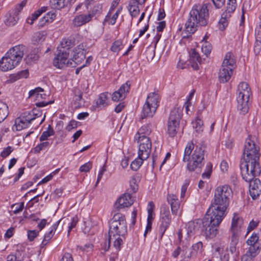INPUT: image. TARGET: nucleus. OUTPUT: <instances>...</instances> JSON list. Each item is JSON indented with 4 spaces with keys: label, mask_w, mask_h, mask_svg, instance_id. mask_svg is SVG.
<instances>
[{
    "label": "nucleus",
    "mask_w": 261,
    "mask_h": 261,
    "mask_svg": "<svg viewBox=\"0 0 261 261\" xmlns=\"http://www.w3.org/2000/svg\"><path fill=\"white\" fill-rule=\"evenodd\" d=\"M239 231L231 230V245L236 246L239 240Z\"/></svg>",
    "instance_id": "obj_55"
},
{
    "label": "nucleus",
    "mask_w": 261,
    "mask_h": 261,
    "mask_svg": "<svg viewBox=\"0 0 261 261\" xmlns=\"http://www.w3.org/2000/svg\"><path fill=\"white\" fill-rule=\"evenodd\" d=\"M255 38L261 40V20L255 29Z\"/></svg>",
    "instance_id": "obj_64"
},
{
    "label": "nucleus",
    "mask_w": 261,
    "mask_h": 261,
    "mask_svg": "<svg viewBox=\"0 0 261 261\" xmlns=\"http://www.w3.org/2000/svg\"><path fill=\"white\" fill-rule=\"evenodd\" d=\"M127 232L125 217L121 213L115 214L110 221L109 234L110 236L118 235L124 237Z\"/></svg>",
    "instance_id": "obj_7"
},
{
    "label": "nucleus",
    "mask_w": 261,
    "mask_h": 261,
    "mask_svg": "<svg viewBox=\"0 0 261 261\" xmlns=\"http://www.w3.org/2000/svg\"><path fill=\"white\" fill-rule=\"evenodd\" d=\"M20 117L23 118V119H24V120L25 121L28 122V123L30 124V123H31V122L33 120L36 119V117H32L30 112H25L23 113L20 115Z\"/></svg>",
    "instance_id": "obj_54"
},
{
    "label": "nucleus",
    "mask_w": 261,
    "mask_h": 261,
    "mask_svg": "<svg viewBox=\"0 0 261 261\" xmlns=\"http://www.w3.org/2000/svg\"><path fill=\"white\" fill-rule=\"evenodd\" d=\"M121 236H118L117 234L115 236H110L109 234L108 238L110 239V242L113 241V247L116 250L118 251L120 250L121 247L123 244V240L121 238Z\"/></svg>",
    "instance_id": "obj_31"
},
{
    "label": "nucleus",
    "mask_w": 261,
    "mask_h": 261,
    "mask_svg": "<svg viewBox=\"0 0 261 261\" xmlns=\"http://www.w3.org/2000/svg\"><path fill=\"white\" fill-rule=\"evenodd\" d=\"M91 20V15L81 14L76 16L72 21L73 25L75 27H81Z\"/></svg>",
    "instance_id": "obj_25"
},
{
    "label": "nucleus",
    "mask_w": 261,
    "mask_h": 261,
    "mask_svg": "<svg viewBox=\"0 0 261 261\" xmlns=\"http://www.w3.org/2000/svg\"><path fill=\"white\" fill-rule=\"evenodd\" d=\"M154 208V204L152 201L149 202L147 206V213H148V217H147V223L152 222V220L153 219V209Z\"/></svg>",
    "instance_id": "obj_49"
},
{
    "label": "nucleus",
    "mask_w": 261,
    "mask_h": 261,
    "mask_svg": "<svg viewBox=\"0 0 261 261\" xmlns=\"http://www.w3.org/2000/svg\"><path fill=\"white\" fill-rule=\"evenodd\" d=\"M44 90L40 87H37L34 90H32L29 92V97H34L36 100H39L40 97H42V94L41 92H43Z\"/></svg>",
    "instance_id": "obj_41"
},
{
    "label": "nucleus",
    "mask_w": 261,
    "mask_h": 261,
    "mask_svg": "<svg viewBox=\"0 0 261 261\" xmlns=\"http://www.w3.org/2000/svg\"><path fill=\"white\" fill-rule=\"evenodd\" d=\"M201 224L202 221L201 220H196L188 222L185 226L188 237L190 238L198 232Z\"/></svg>",
    "instance_id": "obj_17"
},
{
    "label": "nucleus",
    "mask_w": 261,
    "mask_h": 261,
    "mask_svg": "<svg viewBox=\"0 0 261 261\" xmlns=\"http://www.w3.org/2000/svg\"><path fill=\"white\" fill-rule=\"evenodd\" d=\"M18 12L14 15H10L5 20V22L7 25L13 26L15 25L18 20V17L17 16Z\"/></svg>",
    "instance_id": "obj_47"
},
{
    "label": "nucleus",
    "mask_w": 261,
    "mask_h": 261,
    "mask_svg": "<svg viewBox=\"0 0 261 261\" xmlns=\"http://www.w3.org/2000/svg\"><path fill=\"white\" fill-rule=\"evenodd\" d=\"M108 92L101 93L96 101V105L98 107H105L108 105L107 100L108 99Z\"/></svg>",
    "instance_id": "obj_33"
},
{
    "label": "nucleus",
    "mask_w": 261,
    "mask_h": 261,
    "mask_svg": "<svg viewBox=\"0 0 261 261\" xmlns=\"http://www.w3.org/2000/svg\"><path fill=\"white\" fill-rule=\"evenodd\" d=\"M156 109L152 105L145 102L142 108L141 113L142 119L152 117L155 113Z\"/></svg>",
    "instance_id": "obj_21"
},
{
    "label": "nucleus",
    "mask_w": 261,
    "mask_h": 261,
    "mask_svg": "<svg viewBox=\"0 0 261 261\" xmlns=\"http://www.w3.org/2000/svg\"><path fill=\"white\" fill-rule=\"evenodd\" d=\"M72 46V42L69 39H63L60 43V46L58 47L59 49H65L66 52L69 53V49Z\"/></svg>",
    "instance_id": "obj_38"
},
{
    "label": "nucleus",
    "mask_w": 261,
    "mask_h": 261,
    "mask_svg": "<svg viewBox=\"0 0 261 261\" xmlns=\"http://www.w3.org/2000/svg\"><path fill=\"white\" fill-rule=\"evenodd\" d=\"M12 208L14 209V213L16 214L21 212L24 207V203L20 202V203H16L12 206Z\"/></svg>",
    "instance_id": "obj_58"
},
{
    "label": "nucleus",
    "mask_w": 261,
    "mask_h": 261,
    "mask_svg": "<svg viewBox=\"0 0 261 261\" xmlns=\"http://www.w3.org/2000/svg\"><path fill=\"white\" fill-rule=\"evenodd\" d=\"M181 117V112L179 108H174L173 109L170 114L168 123H173L177 125H179V121Z\"/></svg>",
    "instance_id": "obj_23"
},
{
    "label": "nucleus",
    "mask_w": 261,
    "mask_h": 261,
    "mask_svg": "<svg viewBox=\"0 0 261 261\" xmlns=\"http://www.w3.org/2000/svg\"><path fill=\"white\" fill-rule=\"evenodd\" d=\"M255 136L249 135L246 139L243 152V159L240 163L243 178L250 181L258 176L261 172L259 166V147L255 144Z\"/></svg>",
    "instance_id": "obj_1"
},
{
    "label": "nucleus",
    "mask_w": 261,
    "mask_h": 261,
    "mask_svg": "<svg viewBox=\"0 0 261 261\" xmlns=\"http://www.w3.org/2000/svg\"><path fill=\"white\" fill-rule=\"evenodd\" d=\"M61 220L58 221L57 222H56L51 227V229L49 230V232H47L45 234L44 237V239L42 241L41 246L42 247H44L49 242V241L52 238L53 236L55 234V231L56 230Z\"/></svg>",
    "instance_id": "obj_28"
},
{
    "label": "nucleus",
    "mask_w": 261,
    "mask_h": 261,
    "mask_svg": "<svg viewBox=\"0 0 261 261\" xmlns=\"http://www.w3.org/2000/svg\"><path fill=\"white\" fill-rule=\"evenodd\" d=\"M45 39V36L43 33L37 32L35 33L32 38V41L34 44L38 43Z\"/></svg>",
    "instance_id": "obj_45"
},
{
    "label": "nucleus",
    "mask_w": 261,
    "mask_h": 261,
    "mask_svg": "<svg viewBox=\"0 0 261 261\" xmlns=\"http://www.w3.org/2000/svg\"><path fill=\"white\" fill-rule=\"evenodd\" d=\"M225 216L207 210L202 221L201 231L206 238L210 239L215 237L218 233L219 226Z\"/></svg>",
    "instance_id": "obj_5"
},
{
    "label": "nucleus",
    "mask_w": 261,
    "mask_h": 261,
    "mask_svg": "<svg viewBox=\"0 0 261 261\" xmlns=\"http://www.w3.org/2000/svg\"><path fill=\"white\" fill-rule=\"evenodd\" d=\"M209 3L194 5L189 13V18L185 23V31L190 34H193L198 26L205 27L209 20Z\"/></svg>",
    "instance_id": "obj_3"
},
{
    "label": "nucleus",
    "mask_w": 261,
    "mask_h": 261,
    "mask_svg": "<svg viewBox=\"0 0 261 261\" xmlns=\"http://www.w3.org/2000/svg\"><path fill=\"white\" fill-rule=\"evenodd\" d=\"M232 195V191L229 185L218 186L215 190L214 198L208 210L225 216V212Z\"/></svg>",
    "instance_id": "obj_4"
},
{
    "label": "nucleus",
    "mask_w": 261,
    "mask_h": 261,
    "mask_svg": "<svg viewBox=\"0 0 261 261\" xmlns=\"http://www.w3.org/2000/svg\"><path fill=\"white\" fill-rule=\"evenodd\" d=\"M155 48H154V46L152 47L150 46L147 47L145 53L148 59H152L154 58L155 56Z\"/></svg>",
    "instance_id": "obj_57"
},
{
    "label": "nucleus",
    "mask_w": 261,
    "mask_h": 261,
    "mask_svg": "<svg viewBox=\"0 0 261 261\" xmlns=\"http://www.w3.org/2000/svg\"><path fill=\"white\" fill-rule=\"evenodd\" d=\"M193 126L195 130V132L198 134L202 133L203 130V121L198 117L193 121Z\"/></svg>",
    "instance_id": "obj_36"
},
{
    "label": "nucleus",
    "mask_w": 261,
    "mask_h": 261,
    "mask_svg": "<svg viewBox=\"0 0 261 261\" xmlns=\"http://www.w3.org/2000/svg\"><path fill=\"white\" fill-rule=\"evenodd\" d=\"M171 216L169 207L165 205L162 206L160 212L159 233L161 240L171 223Z\"/></svg>",
    "instance_id": "obj_8"
},
{
    "label": "nucleus",
    "mask_w": 261,
    "mask_h": 261,
    "mask_svg": "<svg viewBox=\"0 0 261 261\" xmlns=\"http://www.w3.org/2000/svg\"><path fill=\"white\" fill-rule=\"evenodd\" d=\"M8 114V106L5 103L0 101V123L7 118Z\"/></svg>",
    "instance_id": "obj_34"
},
{
    "label": "nucleus",
    "mask_w": 261,
    "mask_h": 261,
    "mask_svg": "<svg viewBox=\"0 0 261 261\" xmlns=\"http://www.w3.org/2000/svg\"><path fill=\"white\" fill-rule=\"evenodd\" d=\"M73 92L74 94L73 100L75 107H80L83 101V92L78 88H74Z\"/></svg>",
    "instance_id": "obj_29"
},
{
    "label": "nucleus",
    "mask_w": 261,
    "mask_h": 261,
    "mask_svg": "<svg viewBox=\"0 0 261 261\" xmlns=\"http://www.w3.org/2000/svg\"><path fill=\"white\" fill-rule=\"evenodd\" d=\"M122 46V42L121 40L114 41L111 46V49L114 53H118Z\"/></svg>",
    "instance_id": "obj_51"
},
{
    "label": "nucleus",
    "mask_w": 261,
    "mask_h": 261,
    "mask_svg": "<svg viewBox=\"0 0 261 261\" xmlns=\"http://www.w3.org/2000/svg\"><path fill=\"white\" fill-rule=\"evenodd\" d=\"M254 51L256 55L259 54L261 51V40L256 39L254 44Z\"/></svg>",
    "instance_id": "obj_59"
},
{
    "label": "nucleus",
    "mask_w": 261,
    "mask_h": 261,
    "mask_svg": "<svg viewBox=\"0 0 261 261\" xmlns=\"http://www.w3.org/2000/svg\"><path fill=\"white\" fill-rule=\"evenodd\" d=\"M15 127L17 130H21L23 128L28 127L30 124L25 121L23 118L18 117L15 120Z\"/></svg>",
    "instance_id": "obj_35"
},
{
    "label": "nucleus",
    "mask_w": 261,
    "mask_h": 261,
    "mask_svg": "<svg viewBox=\"0 0 261 261\" xmlns=\"http://www.w3.org/2000/svg\"><path fill=\"white\" fill-rule=\"evenodd\" d=\"M151 128L148 125H143L139 130L137 134L135 136V139H137L138 136H146L151 133Z\"/></svg>",
    "instance_id": "obj_42"
},
{
    "label": "nucleus",
    "mask_w": 261,
    "mask_h": 261,
    "mask_svg": "<svg viewBox=\"0 0 261 261\" xmlns=\"http://www.w3.org/2000/svg\"><path fill=\"white\" fill-rule=\"evenodd\" d=\"M179 127V125L174 124L173 123H168V133L169 136L171 137H174L177 133V129Z\"/></svg>",
    "instance_id": "obj_46"
},
{
    "label": "nucleus",
    "mask_w": 261,
    "mask_h": 261,
    "mask_svg": "<svg viewBox=\"0 0 261 261\" xmlns=\"http://www.w3.org/2000/svg\"><path fill=\"white\" fill-rule=\"evenodd\" d=\"M244 224V220L238 213H234L232 218L231 230L240 231Z\"/></svg>",
    "instance_id": "obj_22"
},
{
    "label": "nucleus",
    "mask_w": 261,
    "mask_h": 261,
    "mask_svg": "<svg viewBox=\"0 0 261 261\" xmlns=\"http://www.w3.org/2000/svg\"><path fill=\"white\" fill-rule=\"evenodd\" d=\"M139 149L138 154L144 159H148L151 152V142L146 136H138Z\"/></svg>",
    "instance_id": "obj_9"
},
{
    "label": "nucleus",
    "mask_w": 261,
    "mask_h": 261,
    "mask_svg": "<svg viewBox=\"0 0 261 261\" xmlns=\"http://www.w3.org/2000/svg\"><path fill=\"white\" fill-rule=\"evenodd\" d=\"M139 5V4L136 3V1L134 2L130 1L129 2L128 6V10L132 17H136L139 15L140 13V9L138 6Z\"/></svg>",
    "instance_id": "obj_32"
},
{
    "label": "nucleus",
    "mask_w": 261,
    "mask_h": 261,
    "mask_svg": "<svg viewBox=\"0 0 261 261\" xmlns=\"http://www.w3.org/2000/svg\"><path fill=\"white\" fill-rule=\"evenodd\" d=\"M236 60L234 55L231 52H228L225 56L222 66L231 67L233 69L236 65Z\"/></svg>",
    "instance_id": "obj_27"
},
{
    "label": "nucleus",
    "mask_w": 261,
    "mask_h": 261,
    "mask_svg": "<svg viewBox=\"0 0 261 261\" xmlns=\"http://www.w3.org/2000/svg\"><path fill=\"white\" fill-rule=\"evenodd\" d=\"M29 76V71L28 70H22L20 72H19L16 75V80H19L21 78H27Z\"/></svg>",
    "instance_id": "obj_63"
},
{
    "label": "nucleus",
    "mask_w": 261,
    "mask_h": 261,
    "mask_svg": "<svg viewBox=\"0 0 261 261\" xmlns=\"http://www.w3.org/2000/svg\"><path fill=\"white\" fill-rule=\"evenodd\" d=\"M202 243L198 242L192 246V251H186L183 257L185 259L190 258L196 256V253L198 252H201L202 250Z\"/></svg>",
    "instance_id": "obj_24"
},
{
    "label": "nucleus",
    "mask_w": 261,
    "mask_h": 261,
    "mask_svg": "<svg viewBox=\"0 0 261 261\" xmlns=\"http://www.w3.org/2000/svg\"><path fill=\"white\" fill-rule=\"evenodd\" d=\"M160 100V96L158 91H155L149 93L145 102L157 109L159 106Z\"/></svg>",
    "instance_id": "obj_26"
},
{
    "label": "nucleus",
    "mask_w": 261,
    "mask_h": 261,
    "mask_svg": "<svg viewBox=\"0 0 261 261\" xmlns=\"http://www.w3.org/2000/svg\"><path fill=\"white\" fill-rule=\"evenodd\" d=\"M227 5V6L226 7V10H225V11H226L230 14H232L236 9V7H237L236 3L233 4V3H231V2H228Z\"/></svg>",
    "instance_id": "obj_62"
},
{
    "label": "nucleus",
    "mask_w": 261,
    "mask_h": 261,
    "mask_svg": "<svg viewBox=\"0 0 261 261\" xmlns=\"http://www.w3.org/2000/svg\"><path fill=\"white\" fill-rule=\"evenodd\" d=\"M91 168L92 163L89 162L81 166L80 168V171L81 172H87Z\"/></svg>",
    "instance_id": "obj_60"
},
{
    "label": "nucleus",
    "mask_w": 261,
    "mask_h": 261,
    "mask_svg": "<svg viewBox=\"0 0 261 261\" xmlns=\"http://www.w3.org/2000/svg\"><path fill=\"white\" fill-rule=\"evenodd\" d=\"M19 63L7 53L0 60V69L3 71L14 69Z\"/></svg>",
    "instance_id": "obj_14"
},
{
    "label": "nucleus",
    "mask_w": 261,
    "mask_h": 261,
    "mask_svg": "<svg viewBox=\"0 0 261 261\" xmlns=\"http://www.w3.org/2000/svg\"><path fill=\"white\" fill-rule=\"evenodd\" d=\"M201 61V57L195 49H191L190 52L189 64L194 70L199 69V64Z\"/></svg>",
    "instance_id": "obj_20"
},
{
    "label": "nucleus",
    "mask_w": 261,
    "mask_h": 261,
    "mask_svg": "<svg viewBox=\"0 0 261 261\" xmlns=\"http://www.w3.org/2000/svg\"><path fill=\"white\" fill-rule=\"evenodd\" d=\"M182 247L178 246L173 252L172 255L174 258H177L179 254H181V257L185 259L183 257L186 251H188V246L187 244L185 245H181Z\"/></svg>",
    "instance_id": "obj_40"
},
{
    "label": "nucleus",
    "mask_w": 261,
    "mask_h": 261,
    "mask_svg": "<svg viewBox=\"0 0 261 261\" xmlns=\"http://www.w3.org/2000/svg\"><path fill=\"white\" fill-rule=\"evenodd\" d=\"M250 181H246L250 182L249 192L253 199H256L261 194V183L259 179L254 178Z\"/></svg>",
    "instance_id": "obj_16"
},
{
    "label": "nucleus",
    "mask_w": 261,
    "mask_h": 261,
    "mask_svg": "<svg viewBox=\"0 0 261 261\" xmlns=\"http://www.w3.org/2000/svg\"><path fill=\"white\" fill-rule=\"evenodd\" d=\"M39 233L38 231L34 230H29L28 231V238L30 241H32L34 240V239L38 236Z\"/></svg>",
    "instance_id": "obj_61"
},
{
    "label": "nucleus",
    "mask_w": 261,
    "mask_h": 261,
    "mask_svg": "<svg viewBox=\"0 0 261 261\" xmlns=\"http://www.w3.org/2000/svg\"><path fill=\"white\" fill-rule=\"evenodd\" d=\"M237 94L238 110L241 114L244 115L248 111L249 98L252 95L248 84L246 82L240 83L238 86Z\"/></svg>",
    "instance_id": "obj_6"
},
{
    "label": "nucleus",
    "mask_w": 261,
    "mask_h": 261,
    "mask_svg": "<svg viewBox=\"0 0 261 261\" xmlns=\"http://www.w3.org/2000/svg\"><path fill=\"white\" fill-rule=\"evenodd\" d=\"M102 6L101 5L98 4L96 6H95L91 11V13H89L88 15H91V19L92 17L96 15H98L100 13L101 10Z\"/></svg>",
    "instance_id": "obj_56"
},
{
    "label": "nucleus",
    "mask_w": 261,
    "mask_h": 261,
    "mask_svg": "<svg viewBox=\"0 0 261 261\" xmlns=\"http://www.w3.org/2000/svg\"><path fill=\"white\" fill-rule=\"evenodd\" d=\"M167 198L168 203L170 205L172 214L173 215H178L180 203L177 196L173 194H168Z\"/></svg>",
    "instance_id": "obj_18"
},
{
    "label": "nucleus",
    "mask_w": 261,
    "mask_h": 261,
    "mask_svg": "<svg viewBox=\"0 0 261 261\" xmlns=\"http://www.w3.org/2000/svg\"><path fill=\"white\" fill-rule=\"evenodd\" d=\"M74 54L71 59L72 64H70L71 67H75L77 65L81 63L85 58L86 50L83 44H80L74 48Z\"/></svg>",
    "instance_id": "obj_11"
},
{
    "label": "nucleus",
    "mask_w": 261,
    "mask_h": 261,
    "mask_svg": "<svg viewBox=\"0 0 261 261\" xmlns=\"http://www.w3.org/2000/svg\"><path fill=\"white\" fill-rule=\"evenodd\" d=\"M212 46L210 43L204 41L202 42L201 46V50L206 56L210 54L212 50Z\"/></svg>",
    "instance_id": "obj_50"
},
{
    "label": "nucleus",
    "mask_w": 261,
    "mask_h": 261,
    "mask_svg": "<svg viewBox=\"0 0 261 261\" xmlns=\"http://www.w3.org/2000/svg\"><path fill=\"white\" fill-rule=\"evenodd\" d=\"M260 249V246H250L246 252L254 258L259 253Z\"/></svg>",
    "instance_id": "obj_48"
},
{
    "label": "nucleus",
    "mask_w": 261,
    "mask_h": 261,
    "mask_svg": "<svg viewBox=\"0 0 261 261\" xmlns=\"http://www.w3.org/2000/svg\"><path fill=\"white\" fill-rule=\"evenodd\" d=\"M55 134V131L53 128L50 125H49L47 127V130L46 131H44L41 134V136L39 138V140L41 142H43L44 141H46L48 139V138L53 136Z\"/></svg>",
    "instance_id": "obj_37"
},
{
    "label": "nucleus",
    "mask_w": 261,
    "mask_h": 261,
    "mask_svg": "<svg viewBox=\"0 0 261 261\" xmlns=\"http://www.w3.org/2000/svg\"><path fill=\"white\" fill-rule=\"evenodd\" d=\"M233 70L231 67L222 66L219 73L220 82L223 83L227 82L233 74Z\"/></svg>",
    "instance_id": "obj_19"
},
{
    "label": "nucleus",
    "mask_w": 261,
    "mask_h": 261,
    "mask_svg": "<svg viewBox=\"0 0 261 261\" xmlns=\"http://www.w3.org/2000/svg\"><path fill=\"white\" fill-rule=\"evenodd\" d=\"M72 0H50V5L54 9L60 10L64 8Z\"/></svg>",
    "instance_id": "obj_30"
},
{
    "label": "nucleus",
    "mask_w": 261,
    "mask_h": 261,
    "mask_svg": "<svg viewBox=\"0 0 261 261\" xmlns=\"http://www.w3.org/2000/svg\"><path fill=\"white\" fill-rule=\"evenodd\" d=\"M26 50L27 48L24 45L19 44L10 48L7 54L19 63Z\"/></svg>",
    "instance_id": "obj_12"
},
{
    "label": "nucleus",
    "mask_w": 261,
    "mask_h": 261,
    "mask_svg": "<svg viewBox=\"0 0 261 261\" xmlns=\"http://www.w3.org/2000/svg\"><path fill=\"white\" fill-rule=\"evenodd\" d=\"M57 56L53 61V64L58 68H62L66 66H70L72 64L71 60H68L69 52H66L65 49H59Z\"/></svg>",
    "instance_id": "obj_10"
},
{
    "label": "nucleus",
    "mask_w": 261,
    "mask_h": 261,
    "mask_svg": "<svg viewBox=\"0 0 261 261\" xmlns=\"http://www.w3.org/2000/svg\"><path fill=\"white\" fill-rule=\"evenodd\" d=\"M130 83L127 81L123 84L120 88L114 92L112 96V99L114 101L123 100L126 96L127 93L130 89Z\"/></svg>",
    "instance_id": "obj_13"
},
{
    "label": "nucleus",
    "mask_w": 261,
    "mask_h": 261,
    "mask_svg": "<svg viewBox=\"0 0 261 261\" xmlns=\"http://www.w3.org/2000/svg\"><path fill=\"white\" fill-rule=\"evenodd\" d=\"M44 11H45V10L41 9L38 10L37 11L34 12L31 15V16L29 17L27 19V22L31 25L33 24L34 23V21H35Z\"/></svg>",
    "instance_id": "obj_44"
},
{
    "label": "nucleus",
    "mask_w": 261,
    "mask_h": 261,
    "mask_svg": "<svg viewBox=\"0 0 261 261\" xmlns=\"http://www.w3.org/2000/svg\"><path fill=\"white\" fill-rule=\"evenodd\" d=\"M49 145H50V143L49 142H48V141L43 142L38 144L34 148V152L35 153H39L42 150L45 149L47 147H48Z\"/></svg>",
    "instance_id": "obj_52"
},
{
    "label": "nucleus",
    "mask_w": 261,
    "mask_h": 261,
    "mask_svg": "<svg viewBox=\"0 0 261 261\" xmlns=\"http://www.w3.org/2000/svg\"><path fill=\"white\" fill-rule=\"evenodd\" d=\"M205 146L203 143H198L192 140L189 142L185 149L182 161L188 162L187 169L190 172H196L199 173L203 166Z\"/></svg>",
    "instance_id": "obj_2"
},
{
    "label": "nucleus",
    "mask_w": 261,
    "mask_h": 261,
    "mask_svg": "<svg viewBox=\"0 0 261 261\" xmlns=\"http://www.w3.org/2000/svg\"><path fill=\"white\" fill-rule=\"evenodd\" d=\"M134 202L132 196L129 193H124L121 196L115 203L114 207L117 210L131 206Z\"/></svg>",
    "instance_id": "obj_15"
},
{
    "label": "nucleus",
    "mask_w": 261,
    "mask_h": 261,
    "mask_svg": "<svg viewBox=\"0 0 261 261\" xmlns=\"http://www.w3.org/2000/svg\"><path fill=\"white\" fill-rule=\"evenodd\" d=\"M259 237L258 233H253L251 236L247 240V244L249 246H260V243L258 242Z\"/></svg>",
    "instance_id": "obj_43"
},
{
    "label": "nucleus",
    "mask_w": 261,
    "mask_h": 261,
    "mask_svg": "<svg viewBox=\"0 0 261 261\" xmlns=\"http://www.w3.org/2000/svg\"><path fill=\"white\" fill-rule=\"evenodd\" d=\"M146 159H144L143 157L138 155V158L133 161L130 164L131 169L134 171L138 170L142 164L143 161L146 160Z\"/></svg>",
    "instance_id": "obj_39"
},
{
    "label": "nucleus",
    "mask_w": 261,
    "mask_h": 261,
    "mask_svg": "<svg viewBox=\"0 0 261 261\" xmlns=\"http://www.w3.org/2000/svg\"><path fill=\"white\" fill-rule=\"evenodd\" d=\"M213 165L211 163L209 162L206 164L205 171L202 173V177L203 178H209L210 177Z\"/></svg>",
    "instance_id": "obj_53"
}]
</instances>
